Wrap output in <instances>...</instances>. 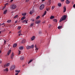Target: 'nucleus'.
Wrapping results in <instances>:
<instances>
[{"instance_id":"obj_42","label":"nucleus","mask_w":75,"mask_h":75,"mask_svg":"<svg viewBox=\"0 0 75 75\" xmlns=\"http://www.w3.org/2000/svg\"><path fill=\"white\" fill-rule=\"evenodd\" d=\"M6 8V6H5L3 8V9H2V10H4V8Z\"/></svg>"},{"instance_id":"obj_25","label":"nucleus","mask_w":75,"mask_h":75,"mask_svg":"<svg viewBox=\"0 0 75 75\" xmlns=\"http://www.w3.org/2000/svg\"><path fill=\"white\" fill-rule=\"evenodd\" d=\"M7 10H5L4 12V14H6V13H7Z\"/></svg>"},{"instance_id":"obj_22","label":"nucleus","mask_w":75,"mask_h":75,"mask_svg":"<svg viewBox=\"0 0 75 75\" xmlns=\"http://www.w3.org/2000/svg\"><path fill=\"white\" fill-rule=\"evenodd\" d=\"M25 42V39H24L22 41V43H24Z\"/></svg>"},{"instance_id":"obj_29","label":"nucleus","mask_w":75,"mask_h":75,"mask_svg":"<svg viewBox=\"0 0 75 75\" xmlns=\"http://www.w3.org/2000/svg\"><path fill=\"white\" fill-rule=\"evenodd\" d=\"M15 72H18V73H19V72H20V70H19V71H18V70H15Z\"/></svg>"},{"instance_id":"obj_49","label":"nucleus","mask_w":75,"mask_h":75,"mask_svg":"<svg viewBox=\"0 0 75 75\" xmlns=\"http://www.w3.org/2000/svg\"><path fill=\"white\" fill-rule=\"evenodd\" d=\"M18 73H16L15 75H18Z\"/></svg>"},{"instance_id":"obj_26","label":"nucleus","mask_w":75,"mask_h":75,"mask_svg":"<svg viewBox=\"0 0 75 75\" xmlns=\"http://www.w3.org/2000/svg\"><path fill=\"white\" fill-rule=\"evenodd\" d=\"M20 59H21V60H23V59H24V57H21L20 58Z\"/></svg>"},{"instance_id":"obj_28","label":"nucleus","mask_w":75,"mask_h":75,"mask_svg":"<svg viewBox=\"0 0 75 75\" xmlns=\"http://www.w3.org/2000/svg\"><path fill=\"white\" fill-rule=\"evenodd\" d=\"M51 0H48V3H49V4H51Z\"/></svg>"},{"instance_id":"obj_19","label":"nucleus","mask_w":75,"mask_h":75,"mask_svg":"<svg viewBox=\"0 0 75 75\" xmlns=\"http://www.w3.org/2000/svg\"><path fill=\"white\" fill-rule=\"evenodd\" d=\"M54 16H52L50 18V19H54Z\"/></svg>"},{"instance_id":"obj_62","label":"nucleus","mask_w":75,"mask_h":75,"mask_svg":"<svg viewBox=\"0 0 75 75\" xmlns=\"http://www.w3.org/2000/svg\"><path fill=\"white\" fill-rule=\"evenodd\" d=\"M25 23H27V21H26Z\"/></svg>"},{"instance_id":"obj_1","label":"nucleus","mask_w":75,"mask_h":75,"mask_svg":"<svg viewBox=\"0 0 75 75\" xmlns=\"http://www.w3.org/2000/svg\"><path fill=\"white\" fill-rule=\"evenodd\" d=\"M67 15H64V16H63L61 18H60L59 22H61L62 21H64V20H65L66 18H67Z\"/></svg>"},{"instance_id":"obj_39","label":"nucleus","mask_w":75,"mask_h":75,"mask_svg":"<svg viewBox=\"0 0 75 75\" xmlns=\"http://www.w3.org/2000/svg\"><path fill=\"white\" fill-rule=\"evenodd\" d=\"M39 34H41V31H40L39 32Z\"/></svg>"},{"instance_id":"obj_50","label":"nucleus","mask_w":75,"mask_h":75,"mask_svg":"<svg viewBox=\"0 0 75 75\" xmlns=\"http://www.w3.org/2000/svg\"><path fill=\"white\" fill-rule=\"evenodd\" d=\"M73 7H75V4L73 5Z\"/></svg>"},{"instance_id":"obj_2","label":"nucleus","mask_w":75,"mask_h":75,"mask_svg":"<svg viewBox=\"0 0 75 75\" xmlns=\"http://www.w3.org/2000/svg\"><path fill=\"white\" fill-rule=\"evenodd\" d=\"M17 7L16 5L15 4H12L11 6V8L12 9L14 10V9H16Z\"/></svg>"},{"instance_id":"obj_54","label":"nucleus","mask_w":75,"mask_h":75,"mask_svg":"<svg viewBox=\"0 0 75 75\" xmlns=\"http://www.w3.org/2000/svg\"><path fill=\"white\" fill-rule=\"evenodd\" d=\"M13 0H11V2H12V1H13Z\"/></svg>"},{"instance_id":"obj_48","label":"nucleus","mask_w":75,"mask_h":75,"mask_svg":"<svg viewBox=\"0 0 75 75\" xmlns=\"http://www.w3.org/2000/svg\"><path fill=\"white\" fill-rule=\"evenodd\" d=\"M65 0H61V1H62V2H63V1H64Z\"/></svg>"},{"instance_id":"obj_10","label":"nucleus","mask_w":75,"mask_h":75,"mask_svg":"<svg viewBox=\"0 0 75 75\" xmlns=\"http://www.w3.org/2000/svg\"><path fill=\"white\" fill-rule=\"evenodd\" d=\"M66 4H67L70 3V1H68V0H67L66 1Z\"/></svg>"},{"instance_id":"obj_5","label":"nucleus","mask_w":75,"mask_h":75,"mask_svg":"<svg viewBox=\"0 0 75 75\" xmlns=\"http://www.w3.org/2000/svg\"><path fill=\"white\" fill-rule=\"evenodd\" d=\"M45 5L44 4H42L40 7V10H42L44 8Z\"/></svg>"},{"instance_id":"obj_17","label":"nucleus","mask_w":75,"mask_h":75,"mask_svg":"<svg viewBox=\"0 0 75 75\" xmlns=\"http://www.w3.org/2000/svg\"><path fill=\"white\" fill-rule=\"evenodd\" d=\"M25 18V17L23 16L21 18V20H24Z\"/></svg>"},{"instance_id":"obj_46","label":"nucleus","mask_w":75,"mask_h":75,"mask_svg":"<svg viewBox=\"0 0 75 75\" xmlns=\"http://www.w3.org/2000/svg\"><path fill=\"white\" fill-rule=\"evenodd\" d=\"M45 23V21H44L42 23H43V24H44V23Z\"/></svg>"},{"instance_id":"obj_6","label":"nucleus","mask_w":75,"mask_h":75,"mask_svg":"<svg viewBox=\"0 0 75 75\" xmlns=\"http://www.w3.org/2000/svg\"><path fill=\"white\" fill-rule=\"evenodd\" d=\"M15 67H16V66H15V65H14L12 66L11 67V68L10 70H13V69H14L15 68Z\"/></svg>"},{"instance_id":"obj_30","label":"nucleus","mask_w":75,"mask_h":75,"mask_svg":"<svg viewBox=\"0 0 75 75\" xmlns=\"http://www.w3.org/2000/svg\"><path fill=\"white\" fill-rule=\"evenodd\" d=\"M18 17V15H16L14 17V18H17Z\"/></svg>"},{"instance_id":"obj_12","label":"nucleus","mask_w":75,"mask_h":75,"mask_svg":"<svg viewBox=\"0 0 75 75\" xmlns=\"http://www.w3.org/2000/svg\"><path fill=\"white\" fill-rule=\"evenodd\" d=\"M24 49V47L23 46L20 47H19V50H21Z\"/></svg>"},{"instance_id":"obj_4","label":"nucleus","mask_w":75,"mask_h":75,"mask_svg":"<svg viewBox=\"0 0 75 75\" xmlns=\"http://www.w3.org/2000/svg\"><path fill=\"white\" fill-rule=\"evenodd\" d=\"M34 12H35V10H34V9L33 8L32 9V10L30 11L29 13L30 15H32Z\"/></svg>"},{"instance_id":"obj_44","label":"nucleus","mask_w":75,"mask_h":75,"mask_svg":"<svg viewBox=\"0 0 75 75\" xmlns=\"http://www.w3.org/2000/svg\"><path fill=\"white\" fill-rule=\"evenodd\" d=\"M28 1H29V0H26L25 1V2L26 3H27V2H28Z\"/></svg>"},{"instance_id":"obj_21","label":"nucleus","mask_w":75,"mask_h":75,"mask_svg":"<svg viewBox=\"0 0 75 75\" xmlns=\"http://www.w3.org/2000/svg\"><path fill=\"white\" fill-rule=\"evenodd\" d=\"M61 4L60 3H59L58 4V6H59V7H61Z\"/></svg>"},{"instance_id":"obj_40","label":"nucleus","mask_w":75,"mask_h":75,"mask_svg":"<svg viewBox=\"0 0 75 75\" xmlns=\"http://www.w3.org/2000/svg\"><path fill=\"white\" fill-rule=\"evenodd\" d=\"M51 24H49V28H50V27H51Z\"/></svg>"},{"instance_id":"obj_16","label":"nucleus","mask_w":75,"mask_h":75,"mask_svg":"<svg viewBox=\"0 0 75 75\" xmlns=\"http://www.w3.org/2000/svg\"><path fill=\"white\" fill-rule=\"evenodd\" d=\"M53 21L56 22V23H57V19H53Z\"/></svg>"},{"instance_id":"obj_14","label":"nucleus","mask_w":75,"mask_h":75,"mask_svg":"<svg viewBox=\"0 0 75 75\" xmlns=\"http://www.w3.org/2000/svg\"><path fill=\"white\" fill-rule=\"evenodd\" d=\"M35 37L34 36H33L31 38L32 41H33V40H34V39H35Z\"/></svg>"},{"instance_id":"obj_7","label":"nucleus","mask_w":75,"mask_h":75,"mask_svg":"<svg viewBox=\"0 0 75 75\" xmlns=\"http://www.w3.org/2000/svg\"><path fill=\"white\" fill-rule=\"evenodd\" d=\"M67 10V8H66V6H64V11H63V13H65V11H66V10Z\"/></svg>"},{"instance_id":"obj_11","label":"nucleus","mask_w":75,"mask_h":75,"mask_svg":"<svg viewBox=\"0 0 75 75\" xmlns=\"http://www.w3.org/2000/svg\"><path fill=\"white\" fill-rule=\"evenodd\" d=\"M40 22H41V21L40 20H38L36 22V24H39V23H40Z\"/></svg>"},{"instance_id":"obj_3","label":"nucleus","mask_w":75,"mask_h":75,"mask_svg":"<svg viewBox=\"0 0 75 75\" xmlns=\"http://www.w3.org/2000/svg\"><path fill=\"white\" fill-rule=\"evenodd\" d=\"M34 45H32L31 46H29V45H28L27 46L26 48L27 50H29V49H30V48H33L34 47Z\"/></svg>"},{"instance_id":"obj_53","label":"nucleus","mask_w":75,"mask_h":75,"mask_svg":"<svg viewBox=\"0 0 75 75\" xmlns=\"http://www.w3.org/2000/svg\"><path fill=\"white\" fill-rule=\"evenodd\" d=\"M17 22V21H16L15 22V23H16Z\"/></svg>"},{"instance_id":"obj_56","label":"nucleus","mask_w":75,"mask_h":75,"mask_svg":"<svg viewBox=\"0 0 75 75\" xmlns=\"http://www.w3.org/2000/svg\"><path fill=\"white\" fill-rule=\"evenodd\" d=\"M35 48H36L37 47V46H36V45H35Z\"/></svg>"},{"instance_id":"obj_35","label":"nucleus","mask_w":75,"mask_h":75,"mask_svg":"<svg viewBox=\"0 0 75 75\" xmlns=\"http://www.w3.org/2000/svg\"><path fill=\"white\" fill-rule=\"evenodd\" d=\"M4 71H8V68H7L6 69H4Z\"/></svg>"},{"instance_id":"obj_55","label":"nucleus","mask_w":75,"mask_h":75,"mask_svg":"<svg viewBox=\"0 0 75 75\" xmlns=\"http://www.w3.org/2000/svg\"><path fill=\"white\" fill-rule=\"evenodd\" d=\"M32 21H34V20H32Z\"/></svg>"},{"instance_id":"obj_34","label":"nucleus","mask_w":75,"mask_h":75,"mask_svg":"<svg viewBox=\"0 0 75 75\" xmlns=\"http://www.w3.org/2000/svg\"><path fill=\"white\" fill-rule=\"evenodd\" d=\"M40 16H38L36 18V19L37 20L38 19H39V18H40Z\"/></svg>"},{"instance_id":"obj_20","label":"nucleus","mask_w":75,"mask_h":75,"mask_svg":"<svg viewBox=\"0 0 75 75\" xmlns=\"http://www.w3.org/2000/svg\"><path fill=\"white\" fill-rule=\"evenodd\" d=\"M62 27V26H59L58 27V29H61V28Z\"/></svg>"},{"instance_id":"obj_64","label":"nucleus","mask_w":75,"mask_h":75,"mask_svg":"<svg viewBox=\"0 0 75 75\" xmlns=\"http://www.w3.org/2000/svg\"><path fill=\"white\" fill-rule=\"evenodd\" d=\"M23 67H24V65H23Z\"/></svg>"},{"instance_id":"obj_58","label":"nucleus","mask_w":75,"mask_h":75,"mask_svg":"<svg viewBox=\"0 0 75 75\" xmlns=\"http://www.w3.org/2000/svg\"><path fill=\"white\" fill-rule=\"evenodd\" d=\"M42 1H45V0H42Z\"/></svg>"},{"instance_id":"obj_32","label":"nucleus","mask_w":75,"mask_h":75,"mask_svg":"<svg viewBox=\"0 0 75 75\" xmlns=\"http://www.w3.org/2000/svg\"><path fill=\"white\" fill-rule=\"evenodd\" d=\"M54 8H55V6H52V10H54Z\"/></svg>"},{"instance_id":"obj_43","label":"nucleus","mask_w":75,"mask_h":75,"mask_svg":"<svg viewBox=\"0 0 75 75\" xmlns=\"http://www.w3.org/2000/svg\"><path fill=\"white\" fill-rule=\"evenodd\" d=\"M19 51V55H20V53L21 52V51H20V50H18Z\"/></svg>"},{"instance_id":"obj_37","label":"nucleus","mask_w":75,"mask_h":75,"mask_svg":"<svg viewBox=\"0 0 75 75\" xmlns=\"http://www.w3.org/2000/svg\"><path fill=\"white\" fill-rule=\"evenodd\" d=\"M4 68H5L6 67V64L4 65Z\"/></svg>"},{"instance_id":"obj_57","label":"nucleus","mask_w":75,"mask_h":75,"mask_svg":"<svg viewBox=\"0 0 75 75\" xmlns=\"http://www.w3.org/2000/svg\"><path fill=\"white\" fill-rule=\"evenodd\" d=\"M2 61H0V63H1Z\"/></svg>"},{"instance_id":"obj_8","label":"nucleus","mask_w":75,"mask_h":75,"mask_svg":"<svg viewBox=\"0 0 75 75\" xmlns=\"http://www.w3.org/2000/svg\"><path fill=\"white\" fill-rule=\"evenodd\" d=\"M11 52V50H9L8 52L7 53V55H9V54H10Z\"/></svg>"},{"instance_id":"obj_15","label":"nucleus","mask_w":75,"mask_h":75,"mask_svg":"<svg viewBox=\"0 0 75 75\" xmlns=\"http://www.w3.org/2000/svg\"><path fill=\"white\" fill-rule=\"evenodd\" d=\"M17 44H15L13 45V47L14 48L16 47H17Z\"/></svg>"},{"instance_id":"obj_61","label":"nucleus","mask_w":75,"mask_h":75,"mask_svg":"<svg viewBox=\"0 0 75 75\" xmlns=\"http://www.w3.org/2000/svg\"><path fill=\"white\" fill-rule=\"evenodd\" d=\"M72 4H74V2H72Z\"/></svg>"},{"instance_id":"obj_51","label":"nucleus","mask_w":75,"mask_h":75,"mask_svg":"<svg viewBox=\"0 0 75 75\" xmlns=\"http://www.w3.org/2000/svg\"><path fill=\"white\" fill-rule=\"evenodd\" d=\"M48 8H46V10L47 11H48Z\"/></svg>"},{"instance_id":"obj_9","label":"nucleus","mask_w":75,"mask_h":75,"mask_svg":"<svg viewBox=\"0 0 75 75\" xmlns=\"http://www.w3.org/2000/svg\"><path fill=\"white\" fill-rule=\"evenodd\" d=\"M14 53H13V52H12L11 55V59H13V57H14Z\"/></svg>"},{"instance_id":"obj_23","label":"nucleus","mask_w":75,"mask_h":75,"mask_svg":"<svg viewBox=\"0 0 75 75\" xmlns=\"http://www.w3.org/2000/svg\"><path fill=\"white\" fill-rule=\"evenodd\" d=\"M7 23H10V22H11V20H8L7 21Z\"/></svg>"},{"instance_id":"obj_52","label":"nucleus","mask_w":75,"mask_h":75,"mask_svg":"<svg viewBox=\"0 0 75 75\" xmlns=\"http://www.w3.org/2000/svg\"><path fill=\"white\" fill-rule=\"evenodd\" d=\"M4 23H2L1 25H4Z\"/></svg>"},{"instance_id":"obj_36","label":"nucleus","mask_w":75,"mask_h":75,"mask_svg":"<svg viewBox=\"0 0 75 75\" xmlns=\"http://www.w3.org/2000/svg\"><path fill=\"white\" fill-rule=\"evenodd\" d=\"M26 21V20H24V21H22V23H24Z\"/></svg>"},{"instance_id":"obj_45","label":"nucleus","mask_w":75,"mask_h":75,"mask_svg":"<svg viewBox=\"0 0 75 75\" xmlns=\"http://www.w3.org/2000/svg\"><path fill=\"white\" fill-rule=\"evenodd\" d=\"M18 34H20V33H21V31H20L19 32H18Z\"/></svg>"},{"instance_id":"obj_41","label":"nucleus","mask_w":75,"mask_h":75,"mask_svg":"<svg viewBox=\"0 0 75 75\" xmlns=\"http://www.w3.org/2000/svg\"><path fill=\"white\" fill-rule=\"evenodd\" d=\"M38 50V48L37 47H36L35 48V50Z\"/></svg>"},{"instance_id":"obj_13","label":"nucleus","mask_w":75,"mask_h":75,"mask_svg":"<svg viewBox=\"0 0 75 75\" xmlns=\"http://www.w3.org/2000/svg\"><path fill=\"white\" fill-rule=\"evenodd\" d=\"M10 63H7L6 64V66L7 67H9L10 66Z\"/></svg>"},{"instance_id":"obj_31","label":"nucleus","mask_w":75,"mask_h":75,"mask_svg":"<svg viewBox=\"0 0 75 75\" xmlns=\"http://www.w3.org/2000/svg\"><path fill=\"white\" fill-rule=\"evenodd\" d=\"M32 61H33V60H30V61L29 62H28V64H30V62H31Z\"/></svg>"},{"instance_id":"obj_47","label":"nucleus","mask_w":75,"mask_h":75,"mask_svg":"<svg viewBox=\"0 0 75 75\" xmlns=\"http://www.w3.org/2000/svg\"><path fill=\"white\" fill-rule=\"evenodd\" d=\"M6 5H8V3H6V4H5V6H6Z\"/></svg>"},{"instance_id":"obj_63","label":"nucleus","mask_w":75,"mask_h":75,"mask_svg":"<svg viewBox=\"0 0 75 75\" xmlns=\"http://www.w3.org/2000/svg\"><path fill=\"white\" fill-rule=\"evenodd\" d=\"M1 32L0 31V34H1Z\"/></svg>"},{"instance_id":"obj_59","label":"nucleus","mask_w":75,"mask_h":75,"mask_svg":"<svg viewBox=\"0 0 75 75\" xmlns=\"http://www.w3.org/2000/svg\"><path fill=\"white\" fill-rule=\"evenodd\" d=\"M1 51L0 50V54L1 53Z\"/></svg>"},{"instance_id":"obj_60","label":"nucleus","mask_w":75,"mask_h":75,"mask_svg":"<svg viewBox=\"0 0 75 75\" xmlns=\"http://www.w3.org/2000/svg\"><path fill=\"white\" fill-rule=\"evenodd\" d=\"M20 35H21V34H20L18 35H19V36H20Z\"/></svg>"},{"instance_id":"obj_33","label":"nucleus","mask_w":75,"mask_h":75,"mask_svg":"<svg viewBox=\"0 0 75 75\" xmlns=\"http://www.w3.org/2000/svg\"><path fill=\"white\" fill-rule=\"evenodd\" d=\"M21 28V26H19L18 27V30H20V28Z\"/></svg>"},{"instance_id":"obj_38","label":"nucleus","mask_w":75,"mask_h":75,"mask_svg":"<svg viewBox=\"0 0 75 75\" xmlns=\"http://www.w3.org/2000/svg\"><path fill=\"white\" fill-rule=\"evenodd\" d=\"M6 40H4V43L6 44Z\"/></svg>"},{"instance_id":"obj_18","label":"nucleus","mask_w":75,"mask_h":75,"mask_svg":"<svg viewBox=\"0 0 75 75\" xmlns=\"http://www.w3.org/2000/svg\"><path fill=\"white\" fill-rule=\"evenodd\" d=\"M47 14V11H45L44 14L42 16V17H44V16H45V14Z\"/></svg>"},{"instance_id":"obj_24","label":"nucleus","mask_w":75,"mask_h":75,"mask_svg":"<svg viewBox=\"0 0 75 75\" xmlns=\"http://www.w3.org/2000/svg\"><path fill=\"white\" fill-rule=\"evenodd\" d=\"M33 25H34V23H32L31 24L30 27H33Z\"/></svg>"},{"instance_id":"obj_27","label":"nucleus","mask_w":75,"mask_h":75,"mask_svg":"<svg viewBox=\"0 0 75 75\" xmlns=\"http://www.w3.org/2000/svg\"><path fill=\"white\" fill-rule=\"evenodd\" d=\"M26 14H27V13H22V16H25Z\"/></svg>"}]
</instances>
